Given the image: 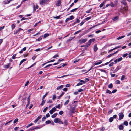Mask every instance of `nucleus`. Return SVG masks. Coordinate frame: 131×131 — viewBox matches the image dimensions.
I'll return each instance as SVG.
<instances>
[{
	"mask_svg": "<svg viewBox=\"0 0 131 131\" xmlns=\"http://www.w3.org/2000/svg\"><path fill=\"white\" fill-rule=\"evenodd\" d=\"M98 49V48L96 44H95L93 50L94 52H96Z\"/></svg>",
	"mask_w": 131,
	"mask_h": 131,
	"instance_id": "obj_10",
	"label": "nucleus"
},
{
	"mask_svg": "<svg viewBox=\"0 0 131 131\" xmlns=\"http://www.w3.org/2000/svg\"><path fill=\"white\" fill-rule=\"evenodd\" d=\"M36 7H35V5H33L34 10L35 11L36 10V9H38V5H36Z\"/></svg>",
	"mask_w": 131,
	"mask_h": 131,
	"instance_id": "obj_12",
	"label": "nucleus"
},
{
	"mask_svg": "<svg viewBox=\"0 0 131 131\" xmlns=\"http://www.w3.org/2000/svg\"><path fill=\"white\" fill-rule=\"evenodd\" d=\"M48 93L47 92H46L45 93V95H44L43 97L42 100L44 99L45 98V97L48 94Z\"/></svg>",
	"mask_w": 131,
	"mask_h": 131,
	"instance_id": "obj_34",
	"label": "nucleus"
},
{
	"mask_svg": "<svg viewBox=\"0 0 131 131\" xmlns=\"http://www.w3.org/2000/svg\"><path fill=\"white\" fill-rule=\"evenodd\" d=\"M62 105H61V106L60 105V104H58L56 106H55L56 108H58L59 109H60L62 107Z\"/></svg>",
	"mask_w": 131,
	"mask_h": 131,
	"instance_id": "obj_21",
	"label": "nucleus"
},
{
	"mask_svg": "<svg viewBox=\"0 0 131 131\" xmlns=\"http://www.w3.org/2000/svg\"><path fill=\"white\" fill-rule=\"evenodd\" d=\"M40 128H41L40 127H35L34 126V127H32V129L34 130V129H40Z\"/></svg>",
	"mask_w": 131,
	"mask_h": 131,
	"instance_id": "obj_40",
	"label": "nucleus"
},
{
	"mask_svg": "<svg viewBox=\"0 0 131 131\" xmlns=\"http://www.w3.org/2000/svg\"><path fill=\"white\" fill-rule=\"evenodd\" d=\"M95 40V39L94 38H92L90 39L89 41L91 43V42H93Z\"/></svg>",
	"mask_w": 131,
	"mask_h": 131,
	"instance_id": "obj_36",
	"label": "nucleus"
},
{
	"mask_svg": "<svg viewBox=\"0 0 131 131\" xmlns=\"http://www.w3.org/2000/svg\"><path fill=\"white\" fill-rule=\"evenodd\" d=\"M104 2H103V3H102L100 5V6H99V7L100 8H101L102 7L103 5H104V4H103V3Z\"/></svg>",
	"mask_w": 131,
	"mask_h": 131,
	"instance_id": "obj_50",
	"label": "nucleus"
},
{
	"mask_svg": "<svg viewBox=\"0 0 131 131\" xmlns=\"http://www.w3.org/2000/svg\"><path fill=\"white\" fill-rule=\"evenodd\" d=\"M91 44V43L89 41L87 42L86 43L85 46H86V47H88Z\"/></svg>",
	"mask_w": 131,
	"mask_h": 131,
	"instance_id": "obj_22",
	"label": "nucleus"
},
{
	"mask_svg": "<svg viewBox=\"0 0 131 131\" xmlns=\"http://www.w3.org/2000/svg\"><path fill=\"white\" fill-rule=\"evenodd\" d=\"M77 9H78V8H75L71 10V12H75L76 10Z\"/></svg>",
	"mask_w": 131,
	"mask_h": 131,
	"instance_id": "obj_49",
	"label": "nucleus"
},
{
	"mask_svg": "<svg viewBox=\"0 0 131 131\" xmlns=\"http://www.w3.org/2000/svg\"><path fill=\"white\" fill-rule=\"evenodd\" d=\"M14 34H17L19 32V31L18 30H17L15 31H14Z\"/></svg>",
	"mask_w": 131,
	"mask_h": 131,
	"instance_id": "obj_44",
	"label": "nucleus"
},
{
	"mask_svg": "<svg viewBox=\"0 0 131 131\" xmlns=\"http://www.w3.org/2000/svg\"><path fill=\"white\" fill-rule=\"evenodd\" d=\"M59 57V56L57 54L55 55V56H53V58H56L57 57Z\"/></svg>",
	"mask_w": 131,
	"mask_h": 131,
	"instance_id": "obj_63",
	"label": "nucleus"
},
{
	"mask_svg": "<svg viewBox=\"0 0 131 131\" xmlns=\"http://www.w3.org/2000/svg\"><path fill=\"white\" fill-rule=\"evenodd\" d=\"M59 120H60L59 118H55L54 119V121L55 123H58V121H59Z\"/></svg>",
	"mask_w": 131,
	"mask_h": 131,
	"instance_id": "obj_18",
	"label": "nucleus"
},
{
	"mask_svg": "<svg viewBox=\"0 0 131 131\" xmlns=\"http://www.w3.org/2000/svg\"><path fill=\"white\" fill-rule=\"evenodd\" d=\"M124 37H125V36H124V35L122 36L121 37H119L117 38V39L119 40H120V39L123 38Z\"/></svg>",
	"mask_w": 131,
	"mask_h": 131,
	"instance_id": "obj_30",
	"label": "nucleus"
},
{
	"mask_svg": "<svg viewBox=\"0 0 131 131\" xmlns=\"http://www.w3.org/2000/svg\"><path fill=\"white\" fill-rule=\"evenodd\" d=\"M121 3L125 5H127V3L124 0H122V1Z\"/></svg>",
	"mask_w": 131,
	"mask_h": 131,
	"instance_id": "obj_24",
	"label": "nucleus"
},
{
	"mask_svg": "<svg viewBox=\"0 0 131 131\" xmlns=\"http://www.w3.org/2000/svg\"><path fill=\"white\" fill-rule=\"evenodd\" d=\"M75 106H72L70 108V111L71 113H74V111L75 110Z\"/></svg>",
	"mask_w": 131,
	"mask_h": 131,
	"instance_id": "obj_3",
	"label": "nucleus"
},
{
	"mask_svg": "<svg viewBox=\"0 0 131 131\" xmlns=\"http://www.w3.org/2000/svg\"><path fill=\"white\" fill-rule=\"evenodd\" d=\"M45 101H46V100H44V99L42 100V101L41 103V105L42 106H43L44 105Z\"/></svg>",
	"mask_w": 131,
	"mask_h": 131,
	"instance_id": "obj_29",
	"label": "nucleus"
},
{
	"mask_svg": "<svg viewBox=\"0 0 131 131\" xmlns=\"http://www.w3.org/2000/svg\"><path fill=\"white\" fill-rule=\"evenodd\" d=\"M48 107H46L43 110V112H45L48 109Z\"/></svg>",
	"mask_w": 131,
	"mask_h": 131,
	"instance_id": "obj_61",
	"label": "nucleus"
},
{
	"mask_svg": "<svg viewBox=\"0 0 131 131\" xmlns=\"http://www.w3.org/2000/svg\"><path fill=\"white\" fill-rule=\"evenodd\" d=\"M100 70L102 72H103L105 73H107V72L106 70H103V69H100Z\"/></svg>",
	"mask_w": 131,
	"mask_h": 131,
	"instance_id": "obj_37",
	"label": "nucleus"
},
{
	"mask_svg": "<svg viewBox=\"0 0 131 131\" xmlns=\"http://www.w3.org/2000/svg\"><path fill=\"white\" fill-rule=\"evenodd\" d=\"M118 18H119L117 16H116L115 17L113 18L112 19L113 21H115V20H117L118 19Z\"/></svg>",
	"mask_w": 131,
	"mask_h": 131,
	"instance_id": "obj_23",
	"label": "nucleus"
},
{
	"mask_svg": "<svg viewBox=\"0 0 131 131\" xmlns=\"http://www.w3.org/2000/svg\"><path fill=\"white\" fill-rule=\"evenodd\" d=\"M69 18H67L66 19L65 21L67 22L69 20H71L74 19V17L73 15H71L69 17Z\"/></svg>",
	"mask_w": 131,
	"mask_h": 131,
	"instance_id": "obj_4",
	"label": "nucleus"
},
{
	"mask_svg": "<svg viewBox=\"0 0 131 131\" xmlns=\"http://www.w3.org/2000/svg\"><path fill=\"white\" fill-rule=\"evenodd\" d=\"M49 36V34L48 33L45 34L43 35V37L44 38H45Z\"/></svg>",
	"mask_w": 131,
	"mask_h": 131,
	"instance_id": "obj_28",
	"label": "nucleus"
},
{
	"mask_svg": "<svg viewBox=\"0 0 131 131\" xmlns=\"http://www.w3.org/2000/svg\"><path fill=\"white\" fill-rule=\"evenodd\" d=\"M91 17H88L85 18V20L86 21H88L90 19H91Z\"/></svg>",
	"mask_w": 131,
	"mask_h": 131,
	"instance_id": "obj_54",
	"label": "nucleus"
},
{
	"mask_svg": "<svg viewBox=\"0 0 131 131\" xmlns=\"http://www.w3.org/2000/svg\"><path fill=\"white\" fill-rule=\"evenodd\" d=\"M18 119L17 118H16L13 121V123H15L18 121Z\"/></svg>",
	"mask_w": 131,
	"mask_h": 131,
	"instance_id": "obj_46",
	"label": "nucleus"
},
{
	"mask_svg": "<svg viewBox=\"0 0 131 131\" xmlns=\"http://www.w3.org/2000/svg\"><path fill=\"white\" fill-rule=\"evenodd\" d=\"M115 83L116 84H119L120 83V81L118 80H117L115 81Z\"/></svg>",
	"mask_w": 131,
	"mask_h": 131,
	"instance_id": "obj_35",
	"label": "nucleus"
},
{
	"mask_svg": "<svg viewBox=\"0 0 131 131\" xmlns=\"http://www.w3.org/2000/svg\"><path fill=\"white\" fill-rule=\"evenodd\" d=\"M55 60L53 59V60H52L50 61L47 62V63H49L50 62H52L54 61H55Z\"/></svg>",
	"mask_w": 131,
	"mask_h": 131,
	"instance_id": "obj_56",
	"label": "nucleus"
},
{
	"mask_svg": "<svg viewBox=\"0 0 131 131\" xmlns=\"http://www.w3.org/2000/svg\"><path fill=\"white\" fill-rule=\"evenodd\" d=\"M110 5L112 7H113L114 6V4L112 2H111Z\"/></svg>",
	"mask_w": 131,
	"mask_h": 131,
	"instance_id": "obj_33",
	"label": "nucleus"
},
{
	"mask_svg": "<svg viewBox=\"0 0 131 131\" xmlns=\"http://www.w3.org/2000/svg\"><path fill=\"white\" fill-rule=\"evenodd\" d=\"M108 88H110L111 89L113 87V85L111 83H110L108 86Z\"/></svg>",
	"mask_w": 131,
	"mask_h": 131,
	"instance_id": "obj_31",
	"label": "nucleus"
},
{
	"mask_svg": "<svg viewBox=\"0 0 131 131\" xmlns=\"http://www.w3.org/2000/svg\"><path fill=\"white\" fill-rule=\"evenodd\" d=\"M45 123L47 124H48L50 123L51 122L50 120H48L46 121Z\"/></svg>",
	"mask_w": 131,
	"mask_h": 131,
	"instance_id": "obj_43",
	"label": "nucleus"
},
{
	"mask_svg": "<svg viewBox=\"0 0 131 131\" xmlns=\"http://www.w3.org/2000/svg\"><path fill=\"white\" fill-rule=\"evenodd\" d=\"M114 62H112L109 65V67H111L114 64Z\"/></svg>",
	"mask_w": 131,
	"mask_h": 131,
	"instance_id": "obj_60",
	"label": "nucleus"
},
{
	"mask_svg": "<svg viewBox=\"0 0 131 131\" xmlns=\"http://www.w3.org/2000/svg\"><path fill=\"white\" fill-rule=\"evenodd\" d=\"M29 83V82L28 81H27L26 83L25 84V86H26Z\"/></svg>",
	"mask_w": 131,
	"mask_h": 131,
	"instance_id": "obj_64",
	"label": "nucleus"
},
{
	"mask_svg": "<svg viewBox=\"0 0 131 131\" xmlns=\"http://www.w3.org/2000/svg\"><path fill=\"white\" fill-rule=\"evenodd\" d=\"M43 49H40V48H38V49H36L35 50V51H36V52H37V51H40L42 50Z\"/></svg>",
	"mask_w": 131,
	"mask_h": 131,
	"instance_id": "obj_51",
	"label": "nucleus"
},
{
	"mask_svg": "<svg viewBox=\"0 0 131 131\" xmlns=\"http://www.w3.org/2000/svg\"><path fill=\"white\" fill-rule=\"evenodd\" d=\"M42 116L40 115L34 121V122L35 123L37 122L39 119H40L42 117Z\"/></svg>",
	"mask_w": 131,
	"mask_h": 131,
	"instance_id": "obj_8",
	"label": "nucleus"
},
{
	"mask_svg": "<svg viewBox=\"0 0 131 131\" xmlns=\"http://www.w3.org/2000/svg\"><path fill=\"white\" fill-rule=\"evenodd\" d=\"M61 16V15H59L58 16L54 17H53V18L58 19L60 18V17Z\"/></svg>",
	"mask_w": 131,
	"mask_h": 131,
	"instance_id": "obj_41",
	"label": "nucleus"
},
{
	"mask_svg": "<svg viewBox=\"0 0 131 131\" xmlns=\"http://www.w3.org/2000/svg\"><path fill=\"white\" fill-rule=\"evenodd\" d=\"M121 66H117L116 69L114 70L113 73H115L117 72L118 70H119L121 69Z\"/></svg>",
	"mask_w": 131,
	"mask_h": 131,
	"instance_id": "obj_6",
	"label": "nucleus"
},
{
	"mask_svg": "<svg viewBox=\"0 0 131 131\" xmlns=\"http://www.w3.org/2000/svg\"><path fill=\"white\" fill-rule=\"evenodd\" d=\"M125 77V76L124 75H123L121 76V80L122 81H123L124 80Z\"/></svg>",
	"mask_w": 131,
	"mask_h": 131,
	"instance_id": "obj_32",
	"label": "nucleus"
},
{
	"mask_svg": "<svg viewBox=\"0 0 131 131\" xmlns=\"http://www.w3.org/2000/svg\"><path fill=\"white\" fill-rule=\"evenodd\" d=\"M64 94V93L63 92L58 97V99H60L61 97L62 96L63 94Z\"/></svg>",
	"mask_w": 131,
	"mask_h": 131,
	"instance_id": "obj_39",
	"label": "nucleus"
},
{
	"mask_svg": "<svg viewBox=\"0 0 131 131\" xmlns=\"http://www.w3.org/2000/svg\"><path fill=\"white\" fill-rule=\"evenodd\" d=\"M27 101H28V103L26 105V107H28V106L29 105V104H30V99L29 98V97H28Z\"/></svg>",
	"mask_w": 131,
	"mask_h": 131,
	"instance_id": "obj_15",
	"label": "nucleus"
},
{
	"mask_svg": "<svg viewBox=\"0 0 131 131\" xmlns=\"http://www.w3.org/2000/svg\"><path fill=\"white\" fill-rule=\"evenodd\" d=\"M16 54H14L12 57V58L13 59H15V58Z\"/></svg>",
	"mask_w": 131,
	"mask_h": 131,
	"instance_id": "obj_53",
	"label": "nucleus"
},
{
	"mask_svg": "<svg viewBox=\"0 0 131 131\" xmlns=\"http://www.w3.org/2000/svg\"><path fill=\"white\" fill-rule=\"evenodd\" d=\"M106 93H108L109 94H112V92L108 89L106 90Z\"/></svg>",
	"mask_w": 131,
	"mask_h": 131,
	"instance_id": "obj_16",
	"label": "nucleus"
},
{
	"mask_svg": "<svg viewBox=\"0 0 131 131\" xmlns=\"http://www.w3.org/2000/svg\"><path fill=\"white\" fill-rule=\"evenodd\" d=\"M80 81L81 82H79L76 85V86H78L81 85L83 84V83L84 84H85L86 83V82L83 80H81Z\"/></svg>",
	"mask_w": 131,
	"mask_h": 131,
	"instance_id": "obj_2",
	"label": "nucleus"
},
{
	"mask_svg": "<svg viewBox=\"0 0 131 131\" xmlns=\"http://www.w3.org/2000/svg\"><path fill=\"white\" fill-rule=\"evenodd\" d=\"M119 116V120H121L123 118L124 115L122 112L118 114Z\"/></svg>",
	"mask_w": 131,
	"mask_h": 131,
	"instance_id": "obj_1",
	"label": "nucleus"
},
{
	"mask_svg": "<svg viewBox=\"0 0 131 131\" xmlns=\"http://www.w3.org/2000/svg\"><path fill=\"white\" fill-rule=\"evenodd\" d=\"M49 0H41L40 1V3L41 4H45Z\"/></svg>",
	"mask_w": 131,
	"mask_h": 131,
	"instance_id": "obj_7",
	"label": "nucleus"
},
{
	"mask_svg": "<svg viewBox=\"0 0 131 131\" xmlns=\"http://www.w3.org/2000/svg\"><path fill=\"white\" fill-rule=\"evenodd\" d=\"M113 120V119L112 117H110L109 119V121L110 122H112Z\"/></svg>",
	"mask_w": 131,
	"mask_h": 131,
	"instance_id": "obj_42",
	"label": "nucleus"
},
{
	"mask_svg": "<svg viewBox=\"0 0 131 131\" xmlns=\"http://www.w3.org/2000/svg\"><path fill=\"white\" fill-rule=\"evenodd\" d=\"M43 36H40V37L38 38L37 39H36V41H40V40H41Z\"/></svg>",
	"mask_w": 131,
	"mask_h": 131,
	"instance_id": "obj_20",
	"label": "nucleus"
},
{
	"mask_svg": "<svg viewBox=\"0 0 131 131\" xmlns=\"http://www.w3.org/2000/svg\"><path fill=\"white\" fill-rule=\"evenodd\" d=\"M83 91V90L82 89H80L78 90V92H80Z\"/></svg>",
	"mask_w": 131,
	"mask_h": 131,
	"instance_id": "obj_58",
	"label": "nucleus"
},
{
	"mask_svg": "<svg viewBox=\"0 0 131 131\" xmlns=\"http://www.w3.org/2000/svg\"><path fill=\"white\" fill-rule=\"evenodd\" d=\"M102 63V62L101 61H99L98 62H96L93 64V67L95 65L99 64L101 63Z\"/></svg>",
	"mask_w": 131,
	"mask_h": 131,
	"instance_id": "obj_14",
	"label": "nucleus"
},
{
	"mask_svg": "<svg viewBox=\"0 0 131 131\" xmlns=\"http://www.w3.org/2000/svg\"><path fill=\"white\" fill-rule=\"evenodd\" d=\"M63 87V85H62L61 86H58L57 87V90H59L60 89H62Z\"/></svg>",
	"mask_w": 131,
	"mask_h": 131,
	"instance_id": "obj_19",
	"label": "nucleus"
},
{
	"mask_svg": "<svg viewBox=\"0 0 131 131\" xmlns=\"http://www.w3.org/2000/svg\"><path fill=\"white\" fill-rule=\"evenodd\" d=\"M54 112L51 109L49 111V112L51 114H52Z\"/></svg>",
	"mask_w": 131,
	"mask_h": 131,
	"instance_id": "obj_52",
	"label": "nucleus"
},
{
	"mask_svg": "<svg viewBox=\"0 0 131 131\" xmlns=\"http://www.w3.org/2000/svg\"><path fill=\"white\" fill-rule=\"evenodd\" d=\"M117 91V90L116 89H114L113 90L112 92V93H115Z\"/></svg>",
	"mask_w": 131,
	"mask_h": 131,
	"instance_id": "obj_59",
	"label": "nucleus"
},
{
	"mask_svg": "<svg viewBox=\"0 0 131 131\" xmlns=\"http://www.w3.org/2000/svg\"><path fill=\"white\" fill-rule=\"evenodd\" d=\"M33 125L34 124L33 123H31L30 124L27 126V128Z\"/></svg>",
	"mask_w": 131,
	"mask_h": 131,
	"instance_id": "obj_38",
	"label": "nucleus"
},
{
	"mask_svg": "<svg viewBox=\"0 0 131 131\" xmlns=\"http://www.w3.org/2000/svg\"><path fill=\"white\" fill-rule=\"evenodd\" d=\"M26 59H23L20 62V64H19V66L21 65L22 64L24 61H26Z\"/></svg>",
	"mask_w": 131,
	"mask_h": 131,
	"instance_id": "obj_17",
	"label": "nucleus"
},
{
	"mask_svg": "<svg viewBox=\"0 0 131 131\" xmlns=\"http://www.w3.org/2000/svg\"><path fill=\"white\" fill-rule=\"evenodd\" d=\"M15 27V25L14 24H13L12 25H11V27L12 30H13V29H14Z\"/></svg>",
	"mask_w": 131,
	"mask_h": 131,
	"instance_id": "obj_45",
	"label": "nucleus"
},
{
	"mask_svg": "<svg viewBox=\"0 0 131 131\" xmlns=\"http://www.w3.org/2000/svg\"><path fill=\"white\" fill-rule=\"evenodd\" d=\"M61 4V1L60 0H59L57 2L56 5L57 6H59Z\"/></svg>",
	"mask_w": 131,
	"mask_h": 131,
	"instance_id": "obj_11",
	"label": "nucleus"
},
{
	"mask_svg": "<svg viewBox=\"0 0 131 131\" xmlns=\"http://www.w3.org/2000/svg\"><path fill=\"white\" fill-rule=\"evenodd\" d=\"M87 41L86 39H81L79 40V42L80 44H82L86 42Z\"/></svg>",
	"mask_w": 131,
	"mask_h": 131,
	"instance_id": "obj_5",
	"label": "nucleus"
},
{
	"mask_svg": "<svg viewBox=\"0 0 131 131\" xmlns=\"http://www.w3.org/2000/svg\"><path fill=\"white\" fill-rule=\"evenodd\" d=\"M124 127L122 124L120 125L119 127V129L120 130H122L123 129Z\"/></svg>",
	"mask_w": 131,
	"mask_h": 131,
	"instance_id": "obj_13",
	"label": "nucleus"
},
{
	"mask_svg": "<svg viewBox=\"0 0 131 131\" xmlns=\"http://www.w3.org/2000/svg\"><path fill=\"white\" fill-rule=\"evenodd\" d=\"M64 123L65 125H67L68 124V121L67 120H65L64 121Z\"/></svg>",
	"mask_w": 131,
	"mask_h": 131,
	"instance_id": "obj_55",
	"label": "nucleus"
},
{
	"mask_svg": "<svg viewBox=\"0 0 131 131\" xmlns=\"http://www.w3.org/2000/svg\"><path fill=\"white\" fill-rule=\"evenodd\" d=\"M57 115V113H55L51 116V117L52 118H54L56 117Z\"/></svg>",
	"mask_w": 131,
	"mask_h": 131,
	"instance_id": "obj_26",
	"label": "nucleus"
},
{
	"mask_svg": "<svg viewBox=\"0 0 131 131\" xmlns=\"http://www.w3.org/2000/svg\"><path fill=\"white\" fill-rule=\"evenodd\" d=\"M56 99V96L55 95H54L53 96L52 99L54 101L55 100V99Z\"/></svg>",
	"mask_w": 131,
	"mask_h": 131,
	"instance_id": "obj_48",
	"label": "nucleus"
},
{
	"mask_svg": "<svg viewBox=\"0 0 131 131\" xmlns=\"http://www.w3.org/2000/svg\"><path fill=\"white\" fill-rule=\"evenodd\" d=\"M46 118V117H45L44 116L43 117L42 119V121H44Z\"/></svg>",
	"mask_w": 131,
	"mask_h": 131,
	"instance_id": "obj_62",
	"label": "nucleus"
},
{
	"mask_svg": "<svg viewBox=\"0 0 131 131\" xmlns=\"http://www.w3.org/2000/svg\"><path fill=\"white\" fill-rule=\"evenodd\" d=\"M59 124H63V122H62L61 121V119H60V120H59L58 122Z\"/></svg>",
	"mask_w": 131,
	"mask_h": 131,
	"instance_id": "obj_47",
	"label": "nucleus"
},
{
	"mask_svg": "<svg viewBox=\"0 0 131 131\" xmlns=\"http://www.w3.org/2000/svg\"><path fill=\"white\" fill-rule=\"evenodd\" d=\"M123 124L126 126H127L128 125V122L127 121H124L123 123Z\"/></svg>",
	"mask_w": 131,
	"mask_h": 131,
	"instance_id": "obj_27",
	"label": "nucleus"
},
{
	"mask_svg": "<svg viewBox=\"0 0 131 131\" xmlns=\"http://www.w3.org/2000/svg\"><path fill=\"white\" fill-rule=\"evenodd\" d=\"M69 102V99L67 100L66 102H65L64 104V106L66 105H67L68 104Z\"/></svg>",
	"mask_w": 131,
	"mask_h": 131,
	"instance_id": "obj_25",
	"label": "nucleus"
},
{
	"mask_svg": "<svg viewBox=\"0 0 131 131\" xmlns=\"http://www.w3.org/2000/svg\"><path fill=\"white\" fill-rule=\"evenodd\" d=\"M10 65V63H9L7 65H4V66L5 69H6L8 68Z\"/></svg>",
	"mask_w": 131,
	"mask_h": 131,
	"instance_id": "obj_9",
	"label": "nucleus"
},
{
	"mask_svg": "<svg viewBox=\"0 0 131 131\" xmlns=\"http://www.w3.org/2000/svg\"><path fill=\"white\" fill-rule=\"evenodd\" d=\"M63 113V112L62 111H60L59 112V114L60 115H62Z\"/></svg>",
	"mask_w": 131,
	"mask_h": 131,
	"instance_id": "obj_57",
	"label": "nucleus"
}]
</instances>
